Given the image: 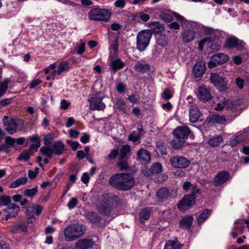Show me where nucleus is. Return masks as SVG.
<instances>
[{
	"label": "nucleus",
	"instance_id": "nucleus-1",
	"mask_svg": "<svg viewBox=\"0 0 249 249\" xmlns=\"http://www.w3.org/2000/svg\"><path fill=\"white\" fill-rule=\"evenodd\" d=\"M109 184L117 190L128 191L134 185L135 181L132 175L128 173H118L111 176Z\"/></svg>",
	"mask_w": 249,
	"mask_h": 249
},
{
	"label": "nucleus",
	"instance_id": "nucleus-2",
	"mask_svg": "<svg viewBox=\"0 0 249 249\" xmlns=\"http://www.w3.org/2000/svg\"><path fill=\"white\" fill-rule=\"evenodd\" d=\"M86 231L84 225L73 223L67 226L64 231L65 240L67 242L73 241L83 235Z\"/></svg>",
	"mask_w": 249,
	"mask_h": 249
},
{
	"label": "nucleus",
	"instance_id": "nucleus-3",
	"mask_svg": "<svg viewBox=\"0 0 249 249\" xmlns=\"http://www.w3.org/2000/svg\"><path fill=\"white\" fill-rule=\"evenodd\" d=\"M190 132L191 130L188 126L177 127L173 131L175 139L171 142L172 147L175 149L182 147L185 141L188 139Z\"/></svg>",
	"mask_w": 249,
	"mask_h": 249
},
{
	"label": "nucleus",
	"instance_id": "nucleus-4",
	"mask_svg": "<svg viewBox=\"0 0 249 249\" xmlns=\"http://www.w3.org/2000/svg\"><path fill=\"white\" fill-rule=\"evenodd\" d=\"M64 145L60 141L53 142L51 146H42L40 148V153L47 158H52L53 154L60 155L63 154Z\"/></svg>",
	"mask_w": 249,
	"mask_h": 249
},
{
	"label": "nucleus",
	"instance_id": "nucleus-5",
	"mask_svg": "<svg viewBox=\"0 0 249 249\" xmlns=\"http://www.w3.org/2000/svg\"><path fill=\"white\" fill-rule=\"evenodd\" d=\"M111 16V12L105 9L95 7L91 9L88 13V17L91 20L107 22Z\"/></svg>",
	"mask_w": 249,
	"mask_h": 249
},
{
	"label": "nucleus",
	"instance_id": "nucleus-6",
	"mask_svg": "<svg viewBox=\"0 0 249 249\" xmlns=\"http://www.w3.org/2000/svg\"><path fill=\"white\" fill-rule=\"evenodd\" d=\"M152 34L149 30H143L138 33L137 36V48L142 52L148 46Z\"/></svg>",
	"mask_w": 249,
	"mask_h": 249
},
{
	"label": "nucleus",
	"instance_id": "nucleus-7",
	"mask_svg": "<svg viewBox=\"0 0 249 249\" xmlns=\"http://www.w3.org/2000/svg\"><path fill=\"white\" fill-rule=\"evenodd\" d=\"M104 98V96L100 92L92 94L89 99L90 109L92 110H103L106 107L105 104L102 102Z\"/></svg>",
	"mask_w": 249,
	"mask_h": 249
},
{
	"label": "nucleus",
	"instance_id": "nucleus-8",
	"mask_svg": "<svg viewBox=\"0 0 249 249\" xmlns=\"http://www.w3.org/2000/svg\"><path fill=\"white\" fill-rule=\"evenodd\" d=\"M56 63H52L49 66V68L45 69V73H50V75L47 78V80L53 79L56 74L58 75L61 74L63 72L68 70L69 67L68 63H59L58 66V70L56 71L54 70V68L56 67Z\"/></svg>",
	"mask_w": 249,
	"mask_h": 249
},
{
	"label": "nucleus",
	"instance_id": "nucleus-9",
	"mask_svg": "<svg viewBox=\"0 0 249 249\" xmlns=\"http://www.w3.org/2000/svg\"><path fill=\"white\" fill-rule=\"evenodd\" d=\"M210 81L220 90H224L227 89L228 81L225 78L220 76V74L211 73Z\"/></svg>",
	"mask_w": 249,
	"mask_h": 249
},
{
	"label": "nucleus",
	"instance_id": "nucleus-10",
	"mask_svg": "<svg viewBox=\"0 0 249 249\" xmlns=\"http://www.w3.org/2000/svg\"><path fill=\"white\" fill-rule=\"evenodd\" d=\"M196 196L193 195H185L183 198L179 201L178 204V207L180 211H185L189 209L195 204Z\"/></svg>",
	"mask_w": 249,
	"mask_h": 249
},
{
	"label": "nucleus",
	"instance_id": "nucleus-11",
	"mask_svg": "<svg viewBox=\"0 0 249 249\" xmlns=\"http://www.w3.org/2000/svg\"><path fill=\"white\" fill-rule=\"evenodd\" d=\"M170 162L172 166L176 168H187L190 163L188 159L183 156H176L170 158Z\"/></svg>",
	"mask_w": 249,
	"mask_h": 249
},
{
	"label": "nucleus",
	"instance_id": "nucleus-12",
	"mask_svg": "<svg viewBox=\"0 0 249 249\" xmlns=\"http://www.w3.org/2000/svg\"><path fill=\"white\" fill-rule=\"evenodd\" d=\"M118 39H115L111 41L109 45L110 55L109 59L110 62H121L120 59L118 57Z\"/></svg>",
	"mask_w": 249,
	"mask_h": 249
},
{
	"label": "nucleus",
	"instance_id": "nucleus-13",
	"mask_svg": "<svg viewBox=\"0 0 249 249\" xmlns=\"http://www.w3.org/2000/svg\"><path fill=\"white\" fill-rule=\"evenodd\" d=\"M230 174L227 171H221L218 173L213 179V184L215 186H220L229 179Z\"/></svg>",
	"mask_w": 249,
	"mask_h": 249
},
{
	"label": "nucleus",
	"instance_id": "nucleus-14",
	"mask_svg": "<svg viewBox=\"0 0 249 249\" xmlns=\"http://www.w3.org/2000/svg\"><path fill=\"white\" fill-rule=\"evenodd\" d=\"M245 43L238 38L233 37L226 40V45L230 48H237L239 50H243L245 48Z\"/></svg>",
	"mask_w": 249,
	"mask_h": 249
},
{
	"label": "nucleus",
	"instance_id": "nucleus-15",
	"mask_svg": "<svg viewBox=\"0 0 249 249\" xmlns=\"http://www.w3.org/2000/svg\"><path fill=\"white\" fill-rule=\"evenodd\" d=\"M94 242L91 238L78 240L75 244V249H90L93 247Z\"/></svg>",
	"mask_w": 249,
	"mask_h": 249
},
{
	"label": "nucleus",
	"instance_id": "nucleus-16",
	"mask_svg": "<svg viewBox=\"0 0 249 249\" xmlns=\"http://www.w3.org/2000/svg\"><path fill=\"white\" fill-rule=\"evenodd\" d=\"M196 96L200 100L205 102L210 100L212 98L211 93L206 88L200 87L196 91Z\"/></svg>",
	"mask_w": 249,
	"mask_h": 249
},
{
	"label": "nucleus",
	"instance_id": "nucleus-17",
	"mask_svg": "<svg viewBox=\"0 0 249 249\" xmlns=\"http://www.w3.org/2000/svg\"><path fill=\"white\" fill-rule=\"evenodd\" d=\"M162 171V165L159 162H156L153 164L150 168H145L143 170V173L145 176H150L153 174H159Z\"/></svg>",
	"mask_w": 249,
	"mask_h": 249
},
{
	"label": "nucleus",
	"instance_id": "nucleus-18",
	"mask_svg": "<svg viewBox=\"0 0 249 249\" xmlns=\"http://www.w3.org/2000/svg\"><path fill=\"white\" fill-rule=\"evenodd\" d=\"M233 231L231 232V235L233 237H236L238 235L241 234L245 228L244 221L243 219H238L234 222Z\"/></svg>",
	"mask_w": 249,
	"mask_h": 249
},
{
	"label": "nucleus",
	"instance_id": "nucleus-19",
	"mask_svg": "<svg viewBox=\"0 0 249 249\" xmlns=\"http://www.w3.org/2000/svg\"><path fill=\"white\" fill-rule=\"evenodd\" d=\"M201 113L197 107L190 105L189 108V119L192 123H196L199 120Z\"/></svg>",
	"mask_w": 249,
	"mask_h": 249
},
{
	"label": "nucleus",
	"instance_id": "nucleus-20",
	"mask_svg": "<svg viewBox=\"0 0 249 249\" xmlns=\"http://www.w3.org/2000/svg\"><path fill=\"white\" fill-rule=\"evenodd\" d=\"M206 46L208 51L212 53L219 49L221 46V42L218 39H212L210 38H206Z\"/></svg>",
	"mask_w": 249,
	"mask_h": 249
},
{
	"label": "nucleus",
	"instance_id": "nucleus-21",
	"mask_svg": "<svg viewBox=\"0 0 249 249\" xmlns=\"http://www.w3.org/2000/svg\"><path fill=\"white\" fill-rule=\"evenodd\" d=\"M208 121L210 123L225 124L226 119L224 116H221L217 114H213L209 115L208 118Z\"/></svg>",
	"mask_w": 249,
	"mask_h": 249
},
{
	"label": "nucleus",
	"instance_id": "nucleus-22",
	"mask_svg": "<svg viewBox=\"0 0 249 249\" xmlns=\"http://www.w3.org/2000/svg\"><path fill=\"white\" fill-rule=\"evenodd\" d=\"M206 71L205 63H196L194 66L193 72L196 77L202 76Z\"/></svg>",
	"mask_w": 249,
	"mask_h": 249
},
{
	"label": "nucleus",
	"instance_id": "nucleus-23",
	"mask_svg": "<svg viewBox=\"0 0 249 249\" xmlns=\"http://www.w3.org/2000/svg\"><path fill=\"white\" fill-rule=\"evenodd\" d=\"M143 129L142 128H138L136 130L133 131L129 136V140L137 143H140L139 141L143 135Z\"/></svg>",
	"mask_w": 249,
	"mask_h": 249
},
{
	"label": "nucleus",
	"instance_id": "nucleus-24",
	"mask_svg": "<svg viewBox=\"0 0 249 249\" xmlns=\"http://www.w3.org/2000/svg\"><path fill=\"white\" fill-rule=\"evenodd\" d=\"M194 221V217L191 215H187L184 217L180 221V227L183 229H189Z\"/></svg>",
	"mask_w": 249,
	"mask_h": 249
},
{
	"label": "nucleus",
	"instance_id": "nucleus-25",
	"mask_svg": "<svg viewBox=\"0 0 249 249\" xmlns=\"http://www.w3.org/2000/svg\"><path fill=\"white\" fill-rule=\"evenodd\" d=\"M4 125L5 129L10 134H13L17 131V125L15 121L13 119L4 122Z\"/></svg>",
	"mask_w": 249,
	"mask_h": 249
},
{
	"label": "nucleus",
	"instance_id": "nucleus-26",
	"mask_svg": "<svg viewBox=\"0 0 249 249\" xmlns=\"http://www.w3.org/2000/svg\"><path fill=\"white\" fill-rule=\"evenodd\" d=\"M85 217L93 224H98L100 222L101 217L95 212H88L85 214Z\"/></svg>",
	"mask_w": 249,
	"mask_h": 249
},
{
	"label": "nucleus",
	"instance_id": "nucleus-27",
	"mask_svg": "<svg viewBox=\"0 0 249 249\" xmlns=\"http://www.w3.org/2000/svg\"><path fill=\"white\" fill-rule=\"evenodd\" d=\"M229 59L227 55L223 53H218L213 55L209 62H227Z\"/></svg>",
	"mask_w": 249,
	"mask_h": 249
},
{
	"label": "nucleus",
	"instance_id": "nucleus-28",
	"mask_svg": "<svg viewBox=\"0 0 249 249\" xmlns=\"http://www.w3.org/2000/svg\"><path fill=\"white\" fill-rule=\"evenodd\" d=\"M195 36V33L191 30H184L182 33V40L186 43L193 41Z\"/></svg>",
	"mask_w": 249,
	"mask_h": 249
},
{
	"label": "nucleus",
	"instance_id": "nucleus-29",
	"mask_svg": "<svg viewBox=\"0 0 249 249\" xmlns=\"http://www.w3.org/2000/svg\"><path fill=\"white\" fill-rule=\"evenodd\" d=\"M139 160L141 161L147 162L150 160L151 156L149 152L147 150L141 149L137 153Z\"/></svg>",
	"mask_w": 249,
	"mask_h": 249
},
{
	"label": "nucleus",
	"instance_id": "nucleus-30",
	"mask_svg": "<svg viewBox=\"0 0 249 249\" xmlns=\"http://www.w3.org/2000/svg\"><path fill=\"white\" fill-rule=\"evenodd\" d=\"M169 196V192L166 188H162L159 189L156 194V196L159 201L161 202L166 200Z\"/></svg>",
	"mask_w": 249,
	"mask_h": 249
},
{
	"label": "nucleus",
	"instance_id": "nucleus-31",
	"mask_svg": "<svg viewBox=\"0 0 249 249\" xmlns=\"http://www.w3.org/2000/svg\"><path fill=\"white\" fill-rule=\"evenodd\" d=\"M247 133L246 132L239 134L235 137L232 138L230 141V145L232 147L235 146L238 143L245 141L246 139Z\"/></svg>",
	"mask_w": 249,
	"mask_h": 249
},
{
	"label": "nucleus",
	"instance_id": "nucleus-32",
	"mask_svg": "<svg viewBox=\"0 0 249 249\" xmlns=\"http://www.w3.org/2000/svg\"><path fill=\"white\" fill-rule=\"evenodd\" d=\"M157 44L163 47L166 46L168 44V36L165 34H159L156 37Z\"/></svg>",
	"mask_w": 249,
	"mask_h": 249
},
{
	"label": "nucleus",
	"instance_id": "nucleus-33",
	"mask_svg": "<svg viewBox=\"0 0 249 249\" xmlns=\"http://www.w3.org/2000/svg\"><path fill=\"white\" fill-rule=\"evenodd\" d=\"M130 153V146L128 145H124L121 148L119 159H127Z\"/></svg>",
	"mask_w": 249,
	"mask_h": 249
},
{
	"label": "nucleus",
	"instance_id": "nucleus-34",
	"mask_svg": "<svg viewBox=\"0 0 249 249\" xmlns=\"http://www.w3.org/2000/svg\"><path fill=\"white\" fill-rule=\"evenodd\" d=\"M135 69L141 73H147L150 69L149 66L146 63H136Z\"/></svg>",
	"mask_w": 249,
	"mask_h": 249
},
{
	"label": "nucleus",
	"instance_id": "nucleus-35",
	"mask_svg": "<svg viewBox=\"0 0 249 249\" xmlns=\"http://www.w3.org/2000/svg\"><path fill=\"white\" fill-rule=\"evenodd\" d=\"M27 181L28 178L26 177L18 178L10 184V188L11 189L17 188L20 185L25 184Z\"/></svg>",
	"mask_w": 249,
	"mask_h": 249
},
{
	"label": "nucleus",
	"instance_id": "nucleus-36",
	"mask_svg": "<svg viewBox=\"0 0 249 249\" xmlns=\"http://www.w3.org/2000/svg\"><path fill=\"white\" fill-rule=\"evenodd\" d=\"M151 213L150 209L149 208H145L142 210L140 213V221L141 223L144 220H147L150 217Z\"/></svg>",
	"mask_w": 249,
	"mask_h": 249
},
{
	"label": "nucleus",
	"instance_id": "nucleus-37",
	"mask_svg": "<svg viewBox=\"0 0 249 249\" xmlns=\"http://www.w3.org/2000/svg\"><path fill=\"white\" fill-rule=\"evenodd\" d=\"M211 210L209 209H205L199 215L197 219V223L199 225L202 224L206 219L210 216L211 214Z\"/></svg>",
	"mask_w": 249,
	"mask_h": 249
},
{
	"label": "nucleus",
	"instance_id": "nucleus-38",
	"mask_svg": "<svg viewBox=\"0 0 249 249\" xmlns=\"http://www.w3.org/2000/svg\"><path fill=\"white\" fill-rule=\"evenodd\" d=\"M98 211L104 215H109L111 212V208L107 204L104 203L98 207Z\"/></svg>",
	"mask_w": 249,
	"mask_h": 249
},
{
	"label": "nucleus",
	"instance_id": "nucleus-39",
	"mask_svg": "<svg viewBox=\"0 0 249 249\" xmlns=\"http://www.w3.org/2000/svg\"><path fill=\"white\" fill-rule=\"evenodd\" d=\"M149 26L156 33L160 32L164 29L163 26L160 22H150Z\"/></svg>",
	"mask_w": 249,
	"mask_h": 249
},
{
	"label": "nucleus",
	"instance_id": "nucleus-40",
	"mask_svg": "<svg viewBox=\"0 0 249 249\" xmlns=\"http://www.w3.org/2000/svg\"><path fill=\"white\" fill-rule=\"evenodd\" d=\"M222 141V137L219 135L217 137L211 138L208 141V143L210 146L215 147L218 146L221 143Z\"/></svg>",
	"mask_w": 249,
	"mask_h": 249
},
{
	"label": "nucleus",
	"instance_id": "nucleus-41",
	"mask_svg": "<svg viewBox=\"0 0 249 249\" xmlns=\"http://www.w3.org/2000/svg\"><path fill=\"white\" fill-rule=\"evenodd\" d=\"M11 204H12V203H11V198L10 196L4 195L0 197V207L6 206V207H8V206H9Z\"/></svg>",
	"mask_w": 249,
	"mask_h": 249
},
{
	"label": "nucleus",
	"instance_id": "nucleus-42",
	"mask_svg": "<svg viewBox=\"0 0 249 249\" xmlns=\"http://www.w3.org/2000/svg\"><path fill=\"white\" fill-rule=\"evenodd\" d=\"M156 151L161 155H166L167 154V148L165 144L161 142H157Z\"/></svg>",
	"mask_w": 249,
	"mask_h": 249
},
{
	"label": "nucleus",
	"instance_id": "nucleus-43",
	"mask_svg": "<svg viewBox=\"0 0 249 249\" xmlns=\"http://www.w3.org/2000/svg\"><path fill=\"white\" fill-rule=\"evenodd\" d=\"M38 192V186H36L32 189H25L23 193L25 196L28 197H32L36 195Z\"/></svg>",
	"mask_w": 249,
	"mask_h": 249
},
{
	"label": "nucleus",
	"instance_id": "nucleus-44",
	"mask_svg": "<svg viewBox=\"0 0 249 249\" xmlns=\"http://www.w3.org/2000/svg\"><path fill=\"white\" fill-rule=\"evenodd\" d=\"M115 107L119 110L124 112H126V104L124 100L121 99L117 100L115 103Z\"/></svg>",
	"mask_w": 249,
	"mask_h": 249
},
{
	"label": "nucleus",
	"instance_id": "nucleus-45",
	"mask_svg": "<svg viewBox=\"0 0 249 249\" xmlns=\"http://www.w3.org/2000/svg\"><path fill=\"white\" fill-rule=\"evenodd\" d=\"M164 249H180V247L177 242L168 240L166 242Z\"/></svg>",
	"mask_w": 249,
	"mask_h": 249
},
{
	"label": "nucleus",
	"instance_id": "nucleus-46",
	"mask_svg": "<svg viewBox=\"0 0 249 249\" xmlns=\"http://www.w3.org/2000/svg\"><path fill=\"white\" fill-rule=\"evenodd\" d=\"M28 208H31L30 212L33 213L34 211V213L37 215L40 214L43 210V207L40 205H34L32 204V206H29Z\"/></svg>",
	"mask_w": 249,
	"mask_h": 249
},
{
	"label": "nucleus",
	"instance_id": "nucleus-47",
	"mask_svg": "<svg viewBox=\"0 0 249 249\" xmlns=\"http://www.w3.org/2000/svg\"><path fill=\"white\" fill-rule=\"evenodd\" d=\"M10 208L11 209H13L15 210V211L12 212H9V213H6V216L4 218V220L7 221L8 220V219L10 218V217H15L17 215V212H18V206L15 205H12L11 206H10Z\"/></svg>",
	"mask_w": 249,
	"mask_h": 249
},
{
	"label": "nucleus",
	"instance_id": "nucleus-48",
	"mask_svg": "<svg viewBox=\"0 0 249 249\" xmlns=\"http://www.w3.org/2000/svg\"><path fill=\"white\" fill-rule=\"evenodd\" d=\"M127 159H119L117 163L118 166L120 168L121 171L126 170L128 168Z\"/></svg>",
	"mask_w": 249,
	"mask_h": 249
},
{
	"label": "nucleus",
	"instance_id": "nucleus-49",
	"mask_svg": "<svg viewBox=\"0 0 249 249\" xmlns=\"http://www.w3.org/2000/svg\"><path fill=\"white\" fill-rule=\"evenodd\" d=\"M9 80H6L0 83V98L2 97L8 88Z\"/></svg>",
	"mask_w": 249,
	"mask_h": 249
},
{
	"label": "nucleus",
	"instance_id": "nucleus-50",
	"mask_svg": "<svg viewBox=\"0 0 249 249\" xmlns=\"http://www.w3.org/2000/svg\"><path fill=\"white\" fill-rule=\"evenodd\" d=\"M173 97V93L171 90L168 89L163 90L161 94V98L165 101L169 100Z\"/></svg>",
	"mask_w": 249,
	"mask_h": 249
},
{
	"label": "nucleus",
	"instance_id": "nucleus-51",
	"mask_svg": "<svg viewBox=\"0 0 249 249\" xmlns=\"http://www.w3.org/2000/svg\"><path fill=\"white\" fill-rule=\"evenodd\" d=\"M30 208H27L26 210V214L28 216L27 224L28 225L33 224L36 220V218L33 215V213L30 212Z\"/></svg>",
	"mask_w": 249,
	"mask_h": 249
},
{
	"label": "nucleus",
	"instance_id": "nucleus-52",
	"mask_svg": "<svg viewBox=\"0 0 249 249\" xmlns=\"http://www.w3.org/2000/svg\"><path fill=\"white\" fill-rule=\"evenodd\" d=\"M225 108L227 110H235L236 108V106L230 100H224Z\"/></svg>",
	"mask_w": 249,
	"mask_h": 249
},
{
	"label": "nucleus",
	"instance_id": "nucleus-53",
	"mask_svg": "<svg viewBox=\"0 0 249 249\" xmlns=\"http://www.w3.org/2000/svg\"><path fill=\"white\" fill-rule=\"evenodd\" d=\"M85 43L84 42H81L79 44H77L75 47V51L77 54H82L85 51Z\"/></svg>",
	"mask_w": 249,
	"mask_h": 249
},
{
	"label": "nucleus",
	"instance_id": "nucleus-54",
	"mask_svg": "<svg viewBox=\"0 0 249 249\" xmlns=\"http://www.w3.org/2000/svg\"><path fill=\"white\" fill-rule=\"evenodd\" d=\"M14 229L15 230H20L23 232L27 231V228L25 225V224L22 221H20L16 224L14 226Z\"/></svg>",
	"mask_w": 249,
	"mask_h": 249
},
{
	"label": "nucleus",
	"instance_id": "nucleus-55",
	"mask_svg": "<svg viewBox=\"0 0 249 249\" xmlns=\"http://www.w3.org/2000/svg\"><path fill=\"white\" fill-rule=\"evenodd\" d=\"M124 66V63H110L109 68L113 72H115L118 70L122 69Z\"/></svg>",
	"mask_w": 249,
	"mask_h": 249
},
{
	"label": "nucleus",
	"instance_id": "nucleus-56",
	"mask_svg": "<svg viewBox=\"0 0 249 249\" xmlns=\"http://www.w3.org/2000/svg\"><path fill=\"white\" fill-rule=\"evenodd\" d=\"M119 155L118 149H114L112 150L107 157V159L109 160H113Z\"/></svg>",
	"mask_w": 249,
	"mask_h": 249
},
{
	"label": "nucleus",
	"instance_id": "nucleus-57",
	"mask_svg": "<svg viewBox=\"0 0 249 249\" xmlns=\"http://www.w3.org/2000/svg\"><path fill=\"white\" fill-rule=\"evenodd\" d=\"M114 4L115 7L123 9L126 5V1L125 0H117Z\"/></svg>",
	"mask_w": 249,
	"mask_h": 249
},
{
	"label": "nucleus",
	"instance_id": "nucleus-58",
	"mask_svg": "<svg viewBox=\"0 0 249 249\" xmlns=\"http://www.w3.org/2000/svg\"><path fill=\"white\" fill-rule=\"evenodd\" d=\"M78 200L75 198H71L68 203L67 206L70 209H72L78 204Z\"/></svg>",
	"mask_w": 249,
	"mask_h": 249
},
{
	"label": "nucleus",
	"instance_id": "nucleus-59",
	"mask_svg": "<svg viewBox=\"0 0 249 249\" xmlns=\"http://www.w3.org/2000/svg\"><path fill=\"white\" fill-rule=\"evenodd\" d=\"M129 101L133 104H137L139 100V97L137 95L131 94L128 97Z\"/></svg>",
	"mask_w": 249,
	"mask_h": 249
},
{
	"label": "nucleus",
	"instance_id": "nucleus-60",
	"mask_svg": "<svg viewBox=\"0 0 249 249\" xmlns=\"http://www.w3.org/2000/svg\"><path fill=\"white\" fill-rule=\"evenodd\" d=\"M53 139V137L52 135L49 134L44 136V142L45 146H51L50 144L51 143V141Z\"/></svg>",
	"mask_w": 249,
	"mask_h": 249
},
{
	"label": "nucleus",
	"instance_id": "nucleus-61",
	"mask_svg": "<svg viewBox=\"0 0 249 249\" xmlns=\"http://www.w3.org/2000/svg\"><path fill=\"white\" fill-rule=\"evenodd\" d=\"M30 156V155L29 152L22 153L18 156V160L20 161H27L29 159Z\"/></svg>",
	"mask_w": 249,
	"mask_h": 249
},
{
	"label": "nucleus",
	"instance_id": "nucleus-62",
	"mask_svg": "<svg viewBox=\"0 0 249 249\" xmlns=\"http://www.w3.org/2000/svg\"><path fill=\"white\" fill-rule=\"evenodd\" d=\"M126 89L125 86L121 83H119L116 86V89L118 92L123 93L125 92Z\"/></svg>",
	"mask_w": 249,
	"mask_h": 249
},
{
	"label": "nucleus",
	"instance_id": "nucleus-63",
	"mask_svg": "<svg viewBox=\"0 0 249 249\" xmlns=\"http://www.w3.org/2000/svg\"><path fill=\"white\" fill-rule=\"evenodd\" d=\"M42 82L41 79L38 78L35 80L32 81L29 85V87L30 89H32L36 87Z\"/></svg>",
	"mask_w": 249,
	"mask_h": 249
},
{
	"label": "nucleus",
	"instance_id": "nucleus-64",
	"mask_svg": "<svg viewBox=\"0 0 249 249\" xmlns=\"http://www.w3.org/2000/svg\"><path fill=\"white\" fill-rule=\"evenodd\" d=\"M140 21L142 20L143 22H146L150 19V16L147 14L141 12H140Z\"/></svg>",
	"mask_w": 249,
	"mask_h": 249
}]
</instances>
